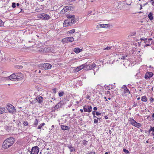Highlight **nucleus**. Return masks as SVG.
<instances>
[{
  "label": "nucleus",
  "mask_w": 154,
  "mask_h": 154,
  "mask_svg": "<svg viewBox=\"0 0 154 154\" xmlns=\"http://www.w3.org/2000/svg\"><path fill=\"white\" fill-rule=\"evenodd\" d=\"M67 17L70 20L72 19L75 18V16L74 15H67Z\"/></svg>",
  "instance_id": "obj_24"
},
{
  "label": "nucleus",
  "mask_w": 154,
  "mask_h": 154,
  "mask_svg": "<svg viewBox=\"0 0 154 154\" xmlns=\"http://www.w3.org/2000/svg\"><path fill=\"white\" fill-rule=\"evenodd\" d=\"M19 66H18V65H16L15 66V68H20V67H19Z\"/></svg>",
  "instance_id": "obj_53"
},
{
  "label": "nucleus",
  "mask_w": 154,
  "mask_h": 154,
  "mask_svg": "<svg viewBox=\"0 0 154 154\" xmlns=\"http://www.w3.org/2000/svg\"><path fill=\"white\" fill-rule=\"evenodd\" d=\"M39 17L41 18L42 19L44 20H48L50 17L49 15L42 13L38 15Z\"/></svg>",
  "instance_id": "obj_7"
},
{
  "label": "nucleus",
  "mask_w": 154,
  "mask_h": 154,
  "mask_svg": "<svg viewBox=\"0 0 154 154\" xmlns=\"http://www.w3.org/2000/svg\"><path fill=\"white\" fill-rule=\"evenodd\" d=\"M141 100L143 102H146L147 101V98L145 96H143L142 97Z\"/></svg>",
  "instance_id": "obj_23"
},
{
  "label": "nucleus",
  "mask_w": 154,
  "mask_h": 154,
  "mask_svg": "<svg viewBox=\"0 0 154 154\" xmlns=\"http://www.w3.org/2000/svg\"><path fill=\"white\" fill-rule=\"evenodd\" d=\"M108 99L109 100H110L111 99V98L110 97H108Z\"/></svg>",
  "instance_id": "obj_64"
},
{
  "label": "nucleus",
  "mask_w": 154,
  "mask_h": 154,
  "mask_svg": "<svg viewBox=\"0 0 154 154\" xmlns=\"http://www.w3.org/2000/svg\"><path fill=\"white\" fill-rule=\"evenodd\" d=\"M15 139L13 137H10L6 139L3 143L2 147L7 149L12 146L14 143Z\"/></svg>",
  "instance_id": "obj_1"
},
{
  "label": "nucleus",
  "mask_w": 154,
  "mask_h": 154,
  "mask_svg": "<svg viewBox=\"0 0 154 154\" xmlns=\"http://www.w3.org/2000/svg\"><path fill=\"white\" fill-rule=\"evenodd\" d=\"M140 10H141L142 8V5L141 4L140 5Z\"/></svg>",
  "instance_id": "obj_60"
},
{
  "label": "nucleus",
  "mask_w": 154,
  "mask_h": 154,
  "mask_svg": "<svg viewBox=\"0 0 154 154\" xmlns=\"http://www.w3.org/2000/svg\"><path fill=\"white\" fill-rule=\"evenodd\" d=\"M51 67V65L48 63H44L43 64H41L39 65V67H42L45 69H50Z\"/></svg>",
  "instance_id": "obj_3"
},
{
  "label": "nucleus",
  "mask_w": 154,
  "mask_h": 154,
  "mask_svg": "<svg viewBox=\"0 0 154 154\" xmlns=\"http://www.w3.org/2000/svg\"><path fill=\"white\" fill-rule=\"evenodd\" d=\"M85 64H86V66L85 68H86L87 70L91 69L96 66V65L94 63H93L92 64L89 65H87V63H86Z\"/></svg>",
  "instance_id": "obj_8"
},
{
  "label": "nucleus",
  "mask_w": 154,
  "mask_h": 154,
  "mask_svg": "<svg viewBox=\"0 0 154 154\" xmlns=\"http://www.w3.org/2000/svg\"><path fill=\"white\" fill-rule=\"evenodd\" d=\"M71 10V7L69 6H66L64 7L61 11V12L62 13H65L67 11H70Z\"/></svg>",
  "instance_id": "obj_10"
},
{
  "label": "nucleus",
  "mask_w": 154,
  "mask_h": 154,
  "mask_svg": "<svg viewBox=\"0 0 154 154\" xmlns=\"http://www.w3.org/2000/svg\"><path fill=\"white\" fill-rule=\"evenodd\" d=\"M23 74L21 73H13L9 77V79L13 81H19L22 79Z\"/></svg>",
  "instance_id": "obj_2"
},
{
  "label": "nucleus",
  "mask_w": 154,
  "mask_h": 154,
  "mask_svg": "<svg viewBox=\"0 0 154 154\" xmlns=\"http://www.w3.org/2000/svg\"><path fill=\"white\" fill-rule=\"evenodd\" d=\"M35 100L39 103H42L43 102V98L40 96H38L35 98Z\"/></svg>",
  "instance_id": "obj_12"
},
{
  "label": "nucleus",
  "mask_w": 154,
  "mask_h": 154,
  "mask_svg": "<svg viewBox=\"0 0 154 154\" xmlns=\"http://www.w3.org/2000/svg\"><path fill=\"white\" fill-rule=\"evenodd\" d=\"M38 120L37 119H35V121L34 122L33 125H34L35 126H37L38 125Z\"/></svg>",
  "instance_id": "obj_27"
},
{
  "label": "nucleus",
  "mask_w": 154,
  "mask_h": 154,
  "mask_svg": "<svg viewBox=\"0 0 154 154\" xmlns=\"http://www.w3.org/2000/svg\"><path fill=\"white\" fill-rule=\"evenodd\" d=\"M127 88V87L125 85H123L122 87V88H123L124 89V90Z\"/></svg>",
  "instance_id": "obj_50"
},
{
  "label": "nucleus",
  "mask_w": 154,
  "mask_h": 154,
  "mask_svg": "<svg viewBox=\"0 0 154 154\" xmlns=\"http://www.w3.org/2000/svg\"><path fill=\"white\" fill-rule=\"evenodd\" d=\"M100 28H104L105 27V26L106 25V24H100Z\"/></svg>",
  "instance_id": "obj_41"
},
{
  "label": "nucleus",
  "mask_w": 154,
  "mask_h": 154,
  "mask_svg": "<svg viewBox=\"0 0 154 154\" xmlns=\"http://www.w3.org/2000/svg\"><path fill=\"white\" fill-rule=\"evenodd\" d=\"M83 109L85 112H91L92 109L91 106L89 105L84 106Z\"/></svg>",
  "instance_id": "obj_9"
},
{
  "label": "nucleus",
  "mask_w": 154,
  "mask_h": 154,
  "mask_svg": "<svg viewBox=\"0 0 154 154\" xmlns=\"http://www.w3.org/2000/svg\"><path fill=\"white\" fill-rule=\"evenodd\" d=\"M96 114L97 116H99V115H101V113L99 112H97L96 113Z\"/></svg>",
  "instance_id": "obj_45"
},
{
  "label": "nucleus",
  "mask_w": 154,
  "mask_h": 154,
  "mask_svg": "<svg viewBox=\"0 0 154 154\" xmlns=\"http://www.w3.org/2000/svg\"><path fill=\"white\" fill-rule=\"evenodd\" d=\"M39 151V149L37 146L32 147L30 151L31 154H38Z\"/></svg>",
  "instance_id": "obj_6"
},
{
  "label": "nucleus",
  "mask_w": 154,
  "mask_h": 154,
  "mask_svg": "<svg viewBox=\"0 0 154 154\" xmlns=\"http://www.w3.org/2000/svg\"><path fill=\"white\" fill-rule=\"evenodd\" d=\"M23 124L24 126H27L28 125V123L26 121H24Z\"/></svg>",
  "instance_id": "obj_37"
},
{
  "label": "nucleus",
  "mask_w": 154,
  "mask_h": 154,
  "mask_svg": "<svg viewBox=\"0 0 154 154\" xmlns=\"http://www.w3.org/2000/svg\"><path fill=\"white\" fill-rule=\"evenodd\" d=\"M89 96H87V99H89Z\"/></svg>",
  "instance_id": "obj_63"
},
{
  "label": "nucleus",
  "mask_w": 154,
  "mask_h": 154,
  "mask_svg": "<svg viewBox=\"0 0 154 154\" xmlns=\"http://www.w3.org/2000/svg\"><path fill=\"white\" fill-rule=\"evenodd\" d=\"M129 121L130 123L132 125L134 126L135 125V123L136 122L132 118L130 119Z\"/></svg>",
  "instance_id": "obj_20"
},
{
  "label": "nucleus",
  "mask_w": 154,
  "mask_h": 154,
  "mask_svg": "<svg viewBox=\"0 0 154 154\" xmlns=\"http://www.w3.org/2000/svg\"><path fill=\"white\" fill-rule=\"evenodd\" d=\"M151 131L153 132H154V127H152V126H150V128L149 131V132H150Z\"/></svg>",
  "instance_id": "obj_30"
},
{
  "label": "nucleus",
  "mask_w": 154,
  "mask_h": 154,
  "mask_svg": "<svg viewBox=\"0 0 154 154\" xmlns=\"http://www.w3.org/2000/svg\"><path fill=\"white\" fill-rule=\"evenodd\" d=\"M19 5H20V4L19 3H17V6H19Z\"/></svg>",
  "instance_id": "obj_62"
},
{
  "label": "nucleus",
  "mask_w": 154,
  "mask_h": 154,
  "mask_svg": "<svg viewBox=\"0 0 154 154\" xmlns=\"http://www.w3.org/2000/svg\"><path fill=\"white\" fill-rule=\"evenodd\" d=\"M148 17L150 20H152L153 19V13L151 12L148 15Z\"/></svg>",
  "instance_id": "obj_18"
},
{
  "label": "nucleus",
  "mask_w": 154,
  "mask_h": 154,
  "mask_svg": "<svg viewBox=\"0 0 154 154\" xmlns=\"http://www.w3.org/2000/svg\"><path fill=\"white\" fill-rule=\"evenodd\" d=\"M5 109L4 107L0 108V114H2L5 112Z\"/></svg>",
  "instance_id": "obj_22"
},
{
  "label": "nucleus",
  "mask_w": 154,
  "mask_h": 154,
  "mask_svg": "<svg viewBox=\"0 0 154 154\" xmlns=\"http://www.w3.org/2000/svg\"><path fill=\"white\" fill-rule=\"evenodd\" d=\"M137 103H134L133 105V107H135L136 106H137Z\"/></svg>",
  "instance_id": "obj_51"
},
{
  "label": "nucleus",
  "mask_w": 154,
  "mask_h": 154,
  "mask_svg": "<svg viewBox=\"0 0 154 154\" xmlns=\"http://www.w3.org/2000/svg\"><path fill=\"white\" fill-rule=\"evenodd\" d=\"M80 111L81 112H83V110L82 109H80Z\"/></svg>",
  "instance_id": "obj_55"
},
{
  "label": "nucleus",
  "mask_w": 154,
  "mask_h": 154,
  "mask_svg": "<svg viewBox=\"0 0 154 154\" xmlns=\"http://www.w3.org/2000/svg\"><path fill=\"white\" fill-rule=\"evenodd\" d=\"M112 46L109 47L107 46L104 49V50H109L111 49V48H112Z\"/></svg>",
  "instance_id": "obj_32"
},
{
  "label": "nucleus",
  "mask_w": 154,
  "mask_h": 154,
  "mask_svg": "<svg viewBox=\"0 0 154 154\" xmlns=\"http://www.w3.org/2000/svg\"><path fill=\"white\" fill-rule=\"evenodd\" d=\"M146 40H147V38H140V40L141 41H146Z\"/></svg>",
  "instance_id": "obj_43"
},
{
  "label": "nucleus",
  "mask_w": 154,
  "mask_h": 154,
  "mask_svg": "<svg viewBox=\"0 0 154 154\" xmlns=\"http://www.w3.org/2000/svg\"><path fill=\"white\" fill-rule=\"evenodd\" d=\"M124 93H128V94H130V91L127 88L124 90Z\"/></svg>",
  "instance_id": "obj_31"
},
{
  "label": "nucleus",
  "mask_w": 154,
  "mask_h": 154,
  "mask_svg": "<svg viewBox=\"0 0 154 154\" xmlns=\"http://www.w3.org/2000/svg\"><path fill=\"white\" fill-rule=\"evenodd\" d=\"M87 154H96L94 152H91L90 153H89Z\"/></svg>",
  "instance_id": "obj_52"
},
{
  "label": "nucleus",
  "mask_w": 154,
  "mask_h": 154,
  "mask_svg": "<svg viewBox=\"0 0 154 154\" xmlns=\"http://www.w3.org/2000/svg\"><path fill=\"white\" fill-rule=\"evenodd\" d=\"M45 123H42V124H41L40 125L38 126V129H40L43 126L45 125Z\"/></svg>",
  "instance_id": "obj_28"
},
{
  "label": "nucleus",
  "mask_w": 154,
  "mask_h": 154,
  "mask_svg": "<svg viewBox=\"0 0 154 154\" xmlns=\"http://www.w3.org/2000/svg\"><path fill=\"white\" fill-rule=\"evenodd\" d=\"M153 74L151 72H146L145 76V78L146 79L150 78L152 76Z\"/></svg>",
  "instance_id": "obj_13"
},
{
  "label": "nucleus",
  "mask_w": 154,
  "mask_h": 154,
  "mask_svg": "<svg viewBox=\"0 0 154 154\" xmlns=\"http://www.w3.org/2000/svg\"><path fill=\"white\" fill-rule=\"evenodd\" d=\"M96 28L97 29H99V28H100V24H98V25H97L96 26Z\"/></svg>",
  "instance_id": "obj_48"
},
{
  "label": "nucleus",
  "mask_w": 154,
  "mask_h": 154,
  "mask_svg": "<svg viewBox=\"0 0 154 154\" xmlns=\"http://www.w3.org/2000/svg\"><path fill=\"white\" fill-rule=\"evenodd\" d=\"M150 101L151 103L153 102L154 101V99L152 97H151L150 100Z\"/></svg>",
  "instance_id": "obj_46"
},
{
  "label": "nucleus",
  "mask_w": 154,
  "mask_h": 154,
  "mask_svg": "<svg viewBox=\"0 0 154 154\" xmlns=\"http://www.w3.org/2000/svg\"><path fill=\"white\" fill-rule=\"evenodd\" d=\"M7 109L10 113L12 114L15 112L16 110L14 106L10 104L8 105Z\"/></svg>",
  "instance_id": "obj_4"
},
{
  "label": "nucleus",
  "mask_w": 154,
  "mask_h": 154,
  "mask_svg": "<svg viewBox=\"0 0 154 154\" xmlns=\"http://www.w3.org/2000/svg\"><path fill=\"white\" fill-rule=\"evenodd\" d=\"M44 51L46 52L52 51V48L50 47H45L44 49Z\"/></svg>",
  "instance_id": "obj_16"
},
{
  "label": "nucleus",
  "mask_w": 154,
  "mask_h": 154,
  "mask_svg": "<svg viewBox=\"0 0 154 154\" xmlns=\"http://www.w3.org/2000/svg\"><path fill=\"white\" fill-rule=\"evenodd\" d=\"M64 94V92L63 91L59 93V96L60 97L62 96Z\"/></svg>",
  "instance_id": "obj_33"
},
{
  "label": "nucleus",
  "mask_w": 154,
  "mask_h": 154,
  "mask_svg": "<svg viewBox=\"0 0 154 154\" xmlns=\"http://www.w3.org/2000/svg\"><path fill=\"white\" fill-rule=\"evenodd\" d=\"M123 151L125 153H129V152L128 151V150L126 149H123Z\"/></svg>",
  "instance_id": "obj_36"
},
{
  "label": "nucleus",
  "mask_w": 154,
  "mask_h": 154,
  "mask_svg": "<svg viewBox=\"0 0 154 154\" xmlns=\"http://www.w3.org/2000/svg\"><path fill=\"white\" fill-rule=\"evenodd\" d=\"M52 91L54 92V93L55 94L56 93V88H54L52 89Z\"/></svg>",
  "instance_id": "obj_47"
},
{
  "label": "nucleus",
  "mask_w": 154,
  "mask_h": 154,
  "mask_svg": "<svg viewBox=\"0 0 154 154\" xmlns=\"http://www.w3.org/2000/svg\"><path fill=\"white\" fill-rule=\"evenodd\" d=\"M75 32V29H72L70 30L68 32V33H70V34H72L74 33Z\"/></svg>",
  "instance_id": "obj_29"
},
{
  "label": "nucleus",
  "mask_w": 154,
  "mask_h": 154,
  "mask_svg": "<svg viewBox=\"0 0 154 154\" xmlns=\"http://www.w3.org/2000/svg\"><path fill=\"white\" fill-rule=\"evenodd\" d=\"M95 111H93L92 112V114L93 115H95Z\"/></svg>",
  "instance_id": "obj_56"
},
{
  "label": "nucleus",
  "mask_w": 154,
  "mask_h": 154,
  "mask_svg": "<svg viewBox=\"0 0 154 154\" xmlns=\"http://www.w3.org/2000/svg\"><path fill=\"white\" fill-rule=\"evenodd\" d=\"M127 57V55H125L124 56H122L121 57V59L122 60H125V59L126 57Z\"/></svg>",
  "instance_id": "obj_42"
},
{
  "label": "nucleus",
  "mask_w": 154,
  "mask_h": 154,
  "mask_svg": "<svg viewBox=\"0 0 154 154\" xmlns=\"http://www.w3.org/2000/svg\"><path fill=\"white\" fill-rule=\"evenodd\" d=\"M69 21H70V25H72V24H74L75 23H76L78 21V20L76 18H72L71 20L69 19Z\"/></svg>",
  "instance_id": "obj_14"
},
{
  "label": "nucleus",
  "mask_w": 154,
  "mask_h": 154,
  "mask_svg": "<svg viewBox=\"0 0 154 154\" xmlns=\"http://www.w3.org/2000/svg\"><path fill=\"white\" fill-rule=\"evenodd\" d=\"M152 38H149L148 40L149 41V42H150V41L151 40H152Z\"/></svg>",
  "instance_id": "obj_58"
},
{
  "label": "nucleus",
  "mask_w": 154,
  "mask_h": 154,
  "mask_svg": "<svg viewBox=\"0 0 154 154\" xmlns=\"http://www.w3.org/2000/svg\"><path fill=\"white\" fill-rule=\"evenodd\" d=\"M98 121L97 119H94V124H97L98 123Z\"/></svg>",
  "instance_id": "obj_40"
},
{
  "label": "nucleus",
  "mask_w": 154,
  "mask_h": 154,
  "mask_svg": "<svg viewBox=\"0 0 154 154\" xmlns=\"http://www.w3.org/2000/svg\"><path fill=\"white\" fill-rule=\"evenodd\" d=\"M4 24V23L0 19V27L2 26Z\"/></svg>",
  "instance_id": "obj_35"
},
{
  "label": "nucleus",
  "mask_w": 154,
  "mask_h": 154,
  "mask_svg": "<svg viewBox=\"0 0 154 154\" xmlns=\"http://www.w3.org/2000/svg\"><path fill=\"white\" fill-rule=\"evenodd\" d=\"M93 109H94V110H97V107H94Z\"/></svg>",
  "instance_id": "obj_54"
},
{
  "label": "nucleus",
  "mask_w": 154,
  "mask_h": 154,
  "mask_svg": "<svg viewBox=\"0 0 154 154\" xmlns=\"http://www.w3.org/2000/svg\"><path fill=\"white\" fill-rule=\"evenodd\" d=\"M37 102L36 100H35V99L34 100H32L31 101V103L33 104H34Z\"/></svg>",
  "instance_id": "obj_39"
},
{
  "label": "nucleus",
  "mask_w": 154,
  "mask_h": 154,
  "mask_svg": "<svg viewBox=\"0 0 154 154\" xmlns=\"http://www.w3.org/2000/svg\"><path fill=\"white\" fill-rule=\"evenodd\" d=\"M20 68H23V66H19Z\"/></svg>",
  "instance_id": "obj_59"
},
{
  "label": "nucleus",
  "mask_w": 154,
  "mask_h": 154,
  "mask_svg": "<svg viewBox=\"0 0 154 154\" xmlns=\"http://www.w3.org/2000/svg\"><path fill=\"white\" fill-rule=\"evenodd\" d=\"M74 41V38L72 37H68L63 38L62 42L63 43H67L69 42H71Z\"/></svg>",
  "instance_id": "obj_5"
},
{
  "label": "nucleus",
  "mask_w": 154,
  "mask_h": 154,
  "mask_svg": "<svg viewBox=\"0 0 154 154\" xmlns=\"http://www.w3.org/2000/svg\"><path fill=\"white\" fill-rule=\"evenodd\" d=\"M152 5L154 6V1L152 2Z\"/></svg>",
  "instance_id": "obj_61"
},
{
  "label": "nucleus",
  "mask_w": 154,
  "mask_h": 154,
  "mask_svg": "<svg viewBox=\"0 0 154 154\" xmlns=\"http://www.w3.org/2000/svg\"><path fill=\"white\" fill-rule=\"evenodd\" d=\"M86 64H83L81 65L80 66L77 67L74 70V72H78L80 70H81L82 69H83L84 68H85L86 67Z\"/></svg>",
  "instance_id": "obj_11"
},
{
  "label": "nucleus",
  "mask_w": 154,
  "mask_h": 154,
  "mask_svg": "<svg viewBox=\"0 0 154 154\" xmlns=\"http://www.w3.org/2000/svg\"><path fill=\"white\" fill-rule=\"evenodd\" d=\"M82 51V49H80L79 48H76L74 49L73 51L76 53H78Z\"/></svg>",
  "instance_id": "obj_19"
},
{
  "label": "nucleus",
  "mask_w": 154,
  "mask_h": 154,
  "mask_svg": "<svg viewBox=\"0 0 154 154\" xmlns=\"http://www.w3.org/2000/svg\"><path fill=\"white\" fill-rule=\"evenodd\" d=\"M145 43L146 44L145 46H148L151 45V43H150V42L148 40H146L145 42Z\"/></svg>",
  "instance_id": "obj_21"
},
{
  "label": "nucleus",
  "mask_w": 154,
  "mask_h": 154,
  "mask_svg": "<svg viewBox=\"0 0 154 154\" xmlns=\"http://www.w3.org/2000/svg\"><path fill=\"white\" fill-rule=\"evenodd\" d=\"M59 103H58L55 106V109H58L59 108Z\"/></svg>",
  "instance_id": "obj_38"
},
{
  "label": "nucleus",
  "mask_w": 154,
  "mask_h": 154,
  "mask_svg": "<svg viewBox=\"0 0 154 154\" xmlns=\"http://www.w3.org/2000/svg\"><path fill=\"white\" fill-rule=\"evenodd\" d=\"M70 21L69 20L64 21L63 24V26L65 27L69 26H71L70 24Z\"/></svg>",
  "instance_id": "obj_15"
},
{
  "label": "nucleus",
  "mask_w": 154,
  "mask_h": 154,
  "mask_svg": "<svg viewBox=\"0 0 154 154\" xmlns=\"http://www.w3.org/2000/svg\"><path fill=\"white\" fill-rule=\"evenodd\" d=\"M136 34V32H132L129 35H128V37H130L133 36L135 35Z\"/></svg>",
  "instance_id": "obj_26"
},
{
  "label": "nucleus",
  "mask_w": 154,
  "mask_h": 154,
  "mask_svg": "<svg viewBox=\"0 0 154 154\" xmlns=\"http://www.w3.org/2000/svg\"><path fill=\"white\" fill-rule=\"evenodd\" d=\"M12 7L13 8H14L16 7V4L15 3L13 2L12 3Z\"/></svg>",
  "instance_id": "obj_44"
},
{
  "label": "nucleus",
  "mask_w": 154,
  "mask_h": 154,
  "mask_svg": "<svg viewBox=\"0 0 154 154\" xmlns=\"http://www.w3.org/2000/svg\"><path fill=\"white\" fill-rule=\"evenodd\" d=\"M135 125L134 126L136 127L137 128H139L141 126V124L140 123H137V122H136L135 123Z\"/></svg>",
  "instance_id": "obj_25"
},
{
  "label": "nucleus",
  "mask_w": 154,
  "mask_h": 154,
  "mask_svg": "<svg viewBox=\"0 0 154 154\" xmlns=\"http://www.w3.org/2000/svg\"><path fill=\"white\" fill-rule=\"evenodd\" d=\"M105 119H107L108 118V117L107 116H105Z\"/></svg>",
  "instance_id": "obj_57"
},
{
  "label": "nucleus",
  "mask_w": 154,
  "mask_h": 154,
  "mask_svg": "<svg viewBox=\"0 0 154 154\" xmlns=\"http://www.w3.org/2000/svg\"><path fill=\"white\" fill-rule=\"evenodd\" d=\"M61 127L62 129L63 130H69V127L67 126L61 125Z\"/></svg>",
  "instance_id": "obj_17"
},
{
  "label": "nucleus",
  "mask_w": 154,
  "mask_h": 154,
  "mask_svg": "<svg viewBox=\"0 0 154 154\" xmlns=\"http://www.w3.org/2000/svg\"><path fill=\"white\" fill-rule=\"evenodd\" d=\"M69 148L70 149V152H72L73 151V150L72 149L73 148V147H72L71 146H68Z\"/></svg>",
  "instance_id": "obj_34"
},
{
  "label": "nucleus",
  "mask_w": 154,
  "mask_h": 154,
  "mask_svg": "<svg viewBox=\"0 0 154 154\" xmlns=\"http://www.w3.org/2000/svg\"><path fill=\"white\" fill-rule=\"evenodd\" d=\"M152 120H154V113H152Z\"/></svg>",
  "instance_id": "obj_49"
}]
</instances>
